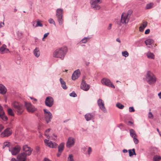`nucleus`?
<instances>
[{
    "mask_svg": "<svg viewBox=\"0 0 161 161\" xmlns=\"http://www.w3.org/2000/svg\"><path fill=\"white\" fill-rule=\"evenodd\" d=\"M25 105L27 110L29 113H33L36 110V109L30 103L25 102Z\"/></svg>",
    "mask_w": 161,
    "mask_h": 161,
    "instance_id": "nucleus-7",
    "label": "nucleus"
},
{
    "mask_svg": "<svg viewBox=\"0 0 161 161\" xmlns=\"http://www.w3.org/2000/svg\"><path fill=\"white\" fill-rule=\"evenodd\" d=\"M11 161H17L14 158H13L11 160Z\"/></svg>",
    "mask_w": 161,
    "mask_h": 161,
    "instance_id": "nucleus-58",
    "label": "nucleus"
},
{
    "mask_svg": "<svg viewBox=\"0 0 161 161\" xmlns=\"http://www.w3.org/2000/svg\"><path fill=\"white\" fill-rule=\"evenodd\" d=\"M128 152L129 154V156L131 157L133 156V155H136V154L135 152V150L134 149H130L128 150Z\"/></svg>",
    "mask_w": 161,
    "mask_h": 161,
    "instance_id": "nucleus-31",
    "label": "nucleus"
},
{
    "mask_svg": "<svg viewBox=\"0 0 161 161\" xmlns=\"http://www.w3.org/2000/svg\"><path fill=\"white\" fill-rule=\"evenodd\" d=\"M33 53L34 55L37 58L38 57L40 54V53L39 48H36L33 51Z\"/></svg>",
    "mask_w": 161,
    "mask_h": 161,
    "instance_id": "nucleus-25",
    "label": "nucleus"
},
{
    "mask_svg": "<svg viewBox=\"0 0 161 161\" xmlns=\"http://www.w3.org/2000/svg\"><path fill=\"white\" fill-rule=\"evenodd\" d=\"M153 117V115L152 113L150 112L148 114V117L150 118H152Z\"/></svg>",
    "mask_w": 161,
    "mask_h": 161,
    "instance_id": "nucleus-46",
    "label": "nucleus"
},
{
    "mask_svg": "<svg viewBox=\"0 0 161 161\" xmlns=\"http://www.w3.org/2000/svg\"><path fill=\"white\" fill-rule=\"evenodd\" d=\"M112 24H110L108 26V30H110L112 28Z\"/></svg>",
    "mask_w": 161,
    "mask_h": 161,
    "instance_id": "nucleus-49",
    "label": "nucleus"
},
{
    "mask_svg": "<svg viewBox=\"0 0 161 161\" xmlns=\"http://www.w3.org/2000/svg\"><path fill=\"white\" fill-rule=\"evenodd\" d=\"M44 141L46 145L50 147L54 148L57 147V144L55 142H53L48 140L46 139Z\"/></svg>",
    "mask_w": 161,
    "mask_h": 161,
    "instance_id": "nucleus-16",
    "label": "nucleus"
},
{
    "mask_svg": "<svg viewBox=\"0 0 161 161\" xmlns=\"http://www.w3.org/2000/svg\"><path fill=\"white\" fill-rule=\"evenodd\" d=\"M130 136L133 138V141L134 143L137 144L139 142V141L137 138V135L134 130L130 129Z\"/></svg>",
    "mask_w": 161,
    "mask_h": 161,
    "instance_id": "nucleus-11",
    "label": "nucleus"
},
{
    "mask_svg": "<svg viewBox=\"0 0 161 161\" xmlns=\"http://www.w3.org/2000/svg\"><path fill=\"white\" fill-rule=\"evenodd\" d=\"M21 148L19 146L17 145L14 147L11 150L9 149V151H11L12 154L13 155H15L18 153L20 151Z\"/></svg>",
    "mask_w": 161,
    "mask_h": 161,
    "instance_id": "nucleus-12",
    "label": "nucleus"
},
{
    "mask_svg": "<svg viewBox=\"0 0 161 161\" xmlns=\"http://www.w3.org/2000/svg\"><path fill=\"white\" fill-rule=\"evenodd\" d=\"M145 42L146 45H151L153 43V41L151 39H147Z\"/></svg>",
    "mask_w": 161,
    "mask_h": 161,
    "instance_id": "nucleus-30",
    "label": "nucleus"
},
{
    "mask_svg": "<svg viewBox=\"0 0 161 161\" xmlns=\"http://www.w3.org/2000/svg\"><path fill=\"white\" fill-rule=\"evenodd\" d=\"M97 103L100 108L104 112H106V109L104 107V104L103 102V100L101 99H99L97 101Z\"/></svg>",
    "mask_w": 161,
    "mask_h": 161,
    "instance_id": "nucleus-17",
    "label": "nucleus"
},
{
    "mask_svg": "<svg viewBox=\"0 0 161 161\" xmlns=\"http://www.w3.org/2000/svg\"><path fill=\"white\" fill-rule=\"evenodd\" d=\"M128 123H130V124H133V123L131 121H129L128 122Z\"/></svg>",
    "mask_w": 161,
    "mask_h": 161,
    "instance_id": "nucleus-60",
    "label": "nucleus"
},
{
    "mask_svg": "<svg viewBox=\"0 0 161 161\" xmlns=\"http://www.w3.org/2000/svg\"><path fill=\"white\" fill-rule=\"evenodd\" d=\"M116 41L117 42H118L119 43H120L121 42V41L120 40V39L119 38H117L116 40Z\"/></svg>",
    "mask_w": 161,
    "mask_h": 161,
    "instance_id": "nucleus-55",
    "label": "nucleus"
},
{
    "mask_svg": "<svg viewBox=\"0 0 161 161\" xmlns=\"http://www.w3.org/2000/svg\"><path fill=\"white\" fill-rule=\"evenodd\" d=\"M116 106L117 107L120 109H123L124 107V106L120 103H117Z\"/></svg>",
    "mask_w": 161,
    "mask_h": 161,
    "instance_id": "nucleus-35",
    "label": "nucleus"
},
{
    "mask_svg": "<svg viewBox=\"0 0 161 161\" xmlns=\"http://www.w3.org/2000/svg\"><path fill=\"white\" fill-rule=\"evenodd\" d=\"M48 22L50 24H55V22L52 19H50L48 20Z\"/></svg>",
    "mask_w": 161,
    "mask_h": 161,
    "instance_id": "nucleus-43",
    "label": "nucleus"
},
{
    "mask_svg": "<svg viewBox=\"0 0 161 161\" xmlns=\"http://www.w3.org/2000/svg\"><path fill=\"white\" fill-rule=\"evenodd\" d=\"M69 95L70 96L75 97L77 96V95L76 94V93L74 92H72V93H70L69 94Z\"/></svg>",
    "mask_w": 161,
    "mask_h": 161,
    "instance_id": "nucleus-41",
    "label": "nucleus"
},
{
    "mask_svg": "<svg viewBox=\"0 0 161 161\" xmlns=\"http://www.w3.org/2000/svg\"><path fill=\"white\" fill-rule=\"evenodd\" d=\"M27 156L24 153H22L18 155L17 158L19 161H26Z\"/></svg>",
    "mask_w": 161,
    "mask_h": 161,
    "instance_id": "nucleus-15",
    "label": "nucleus"
},
{
    "mask_svg": "<svg viewBox=\"0 0 161 161\" xmlns=\"http://www.w3.org/2000/svg\"><path fill=\"white\" fill-rule=\"evenodd\" d=\"M67 51V48L66 47L58 49L54 52L53 56L54 57L63 59Z\"/></svg>",
    "mask_w": 161,
    "mask_h": 161,
    "instance_id": "nucleus-1",
    "label": "nucleus"
},
{
    "mask_svg": "<svg viewBox=\"0 0 161 161\" xmlns=\"http://www.w3.org/2000/svg\"><path fill=\"white\" fill-rule=\"evenodd\" d=\"M64 147V143H61L58 147V152L59 153H62Z\"/></svg>",
    "mask_w": 161,
    "mask_h": 161,
    "instance_id": "nucleus-28",
    "label": "nucleus"
},
{
    "mask_svg": "<svg viewBox=\"0 0 161 161\" xmlns=\"http://www.w3.org/2000/svg\"><path fill=\"white\" fill-rule=\"evenodd\" d=\"M88 38H84L80 42L81 43H85L87 41Z\"/></svg>",
    "mask_w": 161,
    "mask_h": 161,
    "instance_id": "nucleus-39",
    "label": "nucleus"
},
{
    "mask_svg": "<svg viewBox=\"0 0 161 161\" xmlns=\"http://www.w3.org/2000/svg\"><path fill=\"white\" fill-rule=\"evenodd\" d=\"M49 34V33L48 32L44 34L43 37L42 39V40L43 41H45L44 38H46L48 35Z\"/></svg>",
    "mask_w": 161,
    "mask_h": 161,
    "instance_id": "nucleus-42",
    "label": "nucleus"
},
{
    "mask_svg": "<svg viewBox=\"0 0 161 161\" xmlns=\"http://www.w3.org/2000/svg\"><path fill=\"white\" fill-rule=\"evenodd\" d=\"M45 103L46 106L49 107H52L53 104V99L51 97H47L45 101Z\"/></svg>",
    "mask_w": 161,
    "mask_h": 161,
    "instance_id": "nucleus-13",
    "label": "nucleus"
},
{
    "mask_svg": "<svg viewBox=\"0 0 161 161\" xmlns=\"http://www.w3.org/2000/svg\"><path fill=\"white\" fill-rule=\"evenodd\" d=\"M158 96L161 99V92L158 94Z\"/></svg>",
    "mask_w": 161,
    "mask_h": 161,
    "instance_id": "nucleus-56",
    "label": "nucleus"
},
{
    "mask_svg": "<svg viewBox=\"0 0 161 161\" xmlns=\"http://www.w3.org/2000/svg\"><path fill=\"white\" fill-rule=\"evenodd\" d=\"M4 22H0V28L3 27L4 26Z\"/></svg>",
    "mask_w": 161,
    "mask_h": 161,
    "instance_id": "nucleus-51",
    "label": "nucleus"
},
{
    "mask_svg": "<svg viewBox=\"0 0 161 161\" xmlns=\"http://www.w3.org/2000/svg\"><path fill=\"white\" fill-rule=\"evenodd\" d=\"M101 83L103 85H104L109 87L114 88L115 86L108 79L104 78L101 80Z\"/></svg>",
    "mask_w": 161,
    "mask_h": 161,
    "instance_id": "nucleus-9",
    "label": "nucleus"
},
{
    "mask_svg": "<svg viewBox=\"0 0 161 161\" xmlns=\"http://www.w3.org/2000/svg\"><path fill=\"white\" fill-rule=\"evenodd\" d=\"M161 160V157L159 155H155L153 158V161H160Z\"/></svg>",
    "mask_w": 161,
    "mask_h": 161,
    "instance_id": "nucleus-32",
    "label": "nucleus"
},
{
    "mask_svg": "<svg viewBox=\"0 0 161 161\" xmlns=\"http://www.w3.org/2000/svg\"><path fill=\"white\" fill-rule=\"evenodd\" d=\"M23 153L27 156L30 155L31 153L32 149L30 147L27 145H25L23 147Z\"/></svg>",
    "mask_w": 161,
    "mask_h": 161,
    "instance_id": "nucleus-14",
    "label": "nucleus"
},
{
    "mask_svg": "<svg viewBox=\"0 0 161 161\" xmlns=\"http://www.w3.org/2000/svg\"><path fill=\"white\" fill-rule=\"evenodd\" d=\"M129 111L130 112H133L135 111V110L133 107H130L129 108Z\"/></svg>",
    "mask_w": 161,
    "mask_h": 161,
    "instance_id": "nucleus-44",
    "label": "nucleus"
},
{
    "mask_svg": "<svg viewBox=\"0 0 161 161\" xmlns=\"http://www.w3.org/2000/svg\"><path fill=\"white\" fill-rule=\"evenodd\" d=\"M123 152L124 153H126L127 152V150L126 149H124L123 150Z\"/></svg>",
    "mask_w": 161,
    "mask_h": 161,
    "instance_id": "nucleus-57",
    "label": "nucleus"
},
{
    "mask_svg": "<svg viewBox=\"0 0 161 161\" xmlns=\"http://www.w3.org/2000/svg\"><path fill=\"white\" fill-rule=\"evenodd\" d=\"M9 142H5L3 143V148L4 149L5 147H9Z\"/></svg>",
    "mask_w": 161,
    "mask_h": 161,
    "instance_id": "nucleus-38",
    "label": "nucleus"
},
{
    "mask_svg": "<svg viewBox=\"0 0 161 161\" xmlns=\"http://www.w3.org/2000/svg\"><path fill=\"white\" fill-rule=\"evenodd\" d=\"M145 77L146 81L150 85L153 84L156 82L155 75L150 71H148Z\"/></svg>",
    "mask_w": 161,
    "mask_h": 161,
    "instance_id": "nucleus-3",
    "label": "nucleus"
},
{
    "mask_svg": "<svg viewBox=\"0 0 161 161\" xmlns=\"http://www.w3.org/2000/svg\"><path fill=\"white\" fill-rule=\"evenodd\" d=\"M80 71H74L72 76V79L73 80H75L80 76Z\"/></svg>",
    "mask_w": 161,
    "mask_h": 161,
    "instance_id": "nucleus-20",
    "label": "nucleus"
},
{
    "mask_svg": "<svg viewBox=\"0 0 161 161\" xmlns=\"http://www.w3.org/2000/svg\"><path fill=\"white\" fill-rule=\"evenodd\" d=\"M12 133V130L11 128H8L1 134V136L2 137H8L10 136Z\"/></svg>",
    "mask_w": 161,
    "mask_h": 161,
    "instance_id": "nucleus-10",
    "label": "nucleus"
},
{
    "mask_svg": "<svg viewBox=\"0 0 161 161\" xmlns=\"http://www.w3.org/2000/svg\"><path fill=\"white\" fill-rule=\"evenodd\" d=\"M4 128V127L2 125H0V132H1Z\"/></svg>",
    "mask_w": 161,
    "mask_h": 161,
    "instance_id": "nucleus-50",
    "label": "nucleus"
},
{
    "mask_svg": "<svg viewBox=\"0 0 161 161\" xmlns=\"http://www.w3.org/2000/svg\"><path fill=\"white\" fill-rule=\"evenodd\" d=\"M150 29H147L145 31V34H148L150 33Z\"/></svg>",
    "mask_w": 161,
    "mask_h": 161,
    "instance_id": "nucleus-47",
    "label": "nucleus"
},
{
    "mask_svg": "<svg viewBox=\"0 0 161 161\" xmlns=\"http://www.w3.org/2000/svg\"><path fill=\"white\" fill-rule=\"evenodd\" d=\"M7 92V89L4 86L0 84V93L2 94H4Z\"/></svg>",
    "mask_w": 161,
    "mask_h": 161,
    "instance_id": "nucleus-22",
    "label": "nucleus"
},
{
    "mask_svg": "<svg viewBox=\"0 0 161 161\" xmlns=\"http://www.w3.org/2000/svg\"><path fill=\"white\" fill-rule=\"evenodd\" d=\"M60 81L61 85L62 87L64 89H67V87L66 85L65 82L64 80L63 79L60 78Z\"/></svg>",
    "mask_w": 161,
    "mask_h": 161,
    "instance_id": "nucleus-27",
    "label": "nucleus"
},
{
    "mask_svg": "<svg viewBox=\"0 0 161 161\" xmlns=\"http://www.w3.org/2000/svg\"><path fill=\"white\" fill-rule=\"evenodd\" d=\"M63 10L60 8H58L56 11V16L58 19L59 24L61 25L63 23V21L62 19L63 17Z\"/></svg>",
    "mask_w": 161,
    "mask_h": 161,
    "instance_id": "nucleus-4",
    "label": "nucleus"
},
{
    "mask_svg": "<svg viewBox=\"0 0 161 161\" xmlns=\"http://www.w3.org/2000/svg\"><path fill=\"white\" fill-rule=\"evenodd\" d=\"M147 57L149 58L154 59L155 58L154 55L153 53L150 52H148L147 53Z\"/></svg>",
    "mask_w": 161,
    "mask_h": 161,
    "instance_id": "nucleus-29",
    "label": "nucleus"
},
{
    "mask_svg": "<svg viewBox=\"0 0 161 161\" xmlns=\"http://www.w3.org/2000/svg\"><path fill=\"white\" fill-rule=\"evenodd\" d=\"M129 16L128 13H123L121 15V22L122 24L127 23L129 20Z\"/></svg>",
    "mask_w": 161,
    "mask_h": 161,
    "instance_id": "nucleus-8",
    "label": "nucleus"
},
{
    "mask_svg": "<svg viewBox=\"0 0 161 161\" xmlns=\"http://www.w3.org/2000/svg\"><path fill=\"white\" fill-rule=\"evenodd\" d=\"M93 117V115L90 113L87 114L85 115V118L87 121L90 120L92 119Z\"/></svg>",
    "mask_w": 161,
    "mask_h": 161,
    "instance_id": "nucleus-26",
    "label": "nucleus"
},
{
    "mask_svg": "<svg viewBox=\"0 0 161 161\" xmlns=\"http://www.w3.org/2000/svg\"><path fill=\"white\" fill-rule=\"evenodd\" d=\"M51 129H50V128H49L48 129H47V130H46V132H49L50 130H51Z\"/></svg>",
    "mask_w": 161,
    "mask_h": 161,
    "instance_id": "nucleus-54",
    "label": "nucleus"
},
{
    "mask_svg": "<svg viewBox=\"0 0 161 161\" xmlns=\"http://www.w3.org/2000/svg\"><path fill=\"white\" fill-rule=\"evenodd\" d=\"M43 161H51V160H50L49 159L47 158H45Z\"/></svg>",
    "mask_w": 161,
    "mask_h": 161,
    "instance_id": "nucleus-53",
    "label": "nucleus"
},
{
    "mask_svg": "<svg viewBox=\"0 0 161 161\" xmlns=\"http://www.w3.org/2000/svg\"><path fill=\"white\" fill-rule=\"evenodd\" d=\"M147 22L146 21L144 22L141 25L139 28V30L140 32H142L144 31V29L147 26Z\"/></svg>",
    "mask_w": 161,
    "mask_h": 161,
    "instance_id": "nucleus-21",
    "label": "nucleus"
},
{
    "mask_svg": "<svg viewBox=\"0 0 161 161\" xmlns=\"http://www.w3.org/2000/svg\"><path fill=\"white\" fill-rule=\"evenodd\" d=\"M75 142V139L74 138H69L66 143V147H67L70 148L74 145Z\"/></svg>",
    "mask_w": 161,
    "mask_h": 161,
    "instance_id": "nucleus-18",
    "label": "nucleus"
},
{
    "mask_svg": "<svg viewBox=\"0 0 161 161\" xmlns=\"http://www.w3.org/2000/svg\"><path fill=\"white\" fill-rule=\"evenodd\" d=\"M154 4L153 3H150L147 4L146 9H150L153 7Z\"/></svg>",
    "mask_w": 161,
    "mask_h": 161,
    "instance_id": "nucleus-33",
    "label": "nucleus"
},
{
    "mask_svg": "<svg viewBox=\"0 0 161 161\" xmlns=\"http://www.w3.org/2000/svg\"><path fill=\"white\" fill-rule=\"evenodd\" d=\"M0 118L4 121L8 119L7 117L4 115V112L2 109L0 110Z\"/></svg>",
    "mask_w": 161,
    "mask_h": 161,
    "instance_id": "nucleus-23",
    "label": "nucleus"
},
{
    "mask_svg": "<svg viewBox=\"0 0 161 161\" xmlns=\"http://www.w3.org/2000/svg\"><path fill=\"white\" fill-rule=\"evenodd\" d=\"M68 161H74L73 156L72 154H70L68 159Z\"/></svg>",
    "mask_w": 161,
    "mask_h": 161,
    "instance_id": "nucleus-40",
    "label": "nucleus"
},
{
    "mask_svg": "<svg viewBox=\"0 0 161 161\" xmlns=\"http://www.w3.org/2000/svg\"><path fill=\"white\" fill-rule=\"evenodd\" d=\"M100 0H91V7L94 10H99L100 8V6L99 5L101 3Z\"/></svg>",
    "mask_w": 161,
    "mask_h": 161,
    "instance_id": "nucleus-5",
    "label": "nucleus"
},
{
    "mask_svg": "<svg viewBox=\"0 0 161 161\" xmlns=\"http://www.w3.org/2000/svg\"><path fill=\"white\" fill-rule=\"evenodd\" d=\"M16 11H17V9H15V10H14V11H15V12H16Z\"/></svg>",
    "mask_w": 161,
    "mask_h": 161,
    "instance_id": "nucleus-63",
    "label": "nucleus"
},
{
    "mask_svg": "<svg viewBox=\"0 0 161 161\" xmlns=\"http://www.w3.org/2000/svg\"><path fill=\"white\" fill-rule=\"evenodd\" d=\"M12 105L14 110L17 112L18 115L21 114L23 112L24 108L23 105L20 103L18 102H14L12 103Z\"/></svg>",
    "mask_w": 161,
    "mask_h": 161,
    "instance_id": "nucleus-2",
    "label": "nucleus"
},
{
    "mask_svg": "<svg viewBox=\"0 0 161 161\" xmlns=\"http://www.w3.org/2000/svg\"><path fill=\"white\" fill-rule=\"evenodd\" d=\"M36 27L40 26L42 27L43 26L42 24L41 23V21L38 20L36 21Z\"/></svg>",
    "mask_w": 161,
    "mask_h": 161,
    "instance_id": "nucleus-36",
    "label": "nucleus"
},
{
    "mask_svg": "<svg viewBox=\"0 0 161 161\" xmlns=\"http://www.w3.org/2000/svg\"><path fill=\"white\" fill-rule=\"evenodd\" d=\"M92 152V149L90 147H89L88 149V153L90 154Z\"/></svg>",
    "mask_w": 161,
    "mask_h": 161,
    "instance_id": "nucleus-48",
    "label": "nucleus"
},
{
    "mask_svg": "<svg viewBox=\"0 0 161 161\" xmlns=\"http://www.w3.org/2000/svg\"><path fill=\"white\" fill-rule=\"evenodd\" d=\"M157 130L158 132L159 133V131L158 129L157 128Z\"/></svg>",
    "mask_w": 161,
    "mask_h": 161,
    "instance_id": "nucleus-61",
    "label": "nucleus"
},
{
    "mask_svg": "<svg viewBox=\"0 0 161 161\" xmlns=\"http://www.w3.org/2000/svg\"><path fill=\"white\" fill-rule=\"evenodd\" d=\"M6 47L5 46L3 45L0 48V52L1 53L3 54L7 53L8 52V50Z\"/></svg>",
    "mask_w": 161,
    "mask_h": 161,
    "instance_id": "nucleus-24",
    "label": "nucleus"
},
{
    "mask_svg": "<svg viewBox=\"0 0 161 161\" xmlns=\"http://www.w3.org/2000/svg\"><path fill=\"white\" fill-rule=\"evenodd\" d=\"M80 88L83 90L87 91L89 89L90 86L87 85L85 81L83 80L81 84Z\"/></svg>",
    "mask_w": 161,
    "mask_h": 161,
    "instance_id": "nucleus-19",
    "label": "nucleus"
},
{
    "mask_svg": "<svg viewBox=\"0 0 161 161\" xmlns=\"http://www.w3.org/2000/svg\"><path fill=\"white\" fill-rule=\"evenodd\" d=\"M45 136H48V135H47L46 133H45Z\"/></svg>",
    "mask_w": 161,
    "mask_h": 161,
    "instance_id": "nucleus-62",
    "label": "nucleus"
},
{
    "mask_svg": "<svg viewBox=\"0 0 161 161\" xmlns=\"http://www.w3.org/2000/svg\"><path fill=\"white\" fill-rule=\"evenodd\" d=\"M30 98L33 100L32 102L34 103H36V102L37 101V100L36 99H35L33 97H30Z\"/></svg>",
    "mask_w": 161,
    "mask_h": 161,
    "instance_id": "nucleus-45",
    "label": "nucleus"
},
{
    "mask_svg": "<svg viewBox=\"0 0 161 161\" xmlns=\"http://www.w3.org/2000/svg\"><path fill=\"white\" fill-rule=\"evenodd\" d=\"M119 82V81L117 80V81H116V82Z\"/></svg>",
    "mask_w": 161,
    "mask_h": 161,
    "instance_id": "nucleus-64",
    "label": "nucleus"
},
{
    "mask_svg": "<svg viewBox=\"0 0 161 161\" xmlns=\"http://www.w3.org/2000/svg\"><path fill=\"white\" fill-rule=\"evenodd\" d=\"M122 54L123 56H124L125 57H128L129 56V53L126 51H125L122 52Z\"/></svg>",
    "mask_w": 161,
    "mask_h": 161,
    "instance_id": "nucleus-37",
    "label": "nucleus"
},
{
    "mask_svg": "<svg viewBox=\"0 0 161 161\" xmlns=\"http://www.w3.org/2000/svg\"><path fill=\"white\" fill-rule=\"evenodd\" d=\"M8 113L9 115L12 116H14V114L13 111L10 108H8Z\"/></svg>",
    "mask_w": 161,
    "mask_h": 161,
    "instance_id": "nucleus-34",
    "label": "nucleus"
},
{
    "mask_svg": "<svg viewBox=\"0 0 161 161\" xmlns=\"http://www.w3.org/2000/svg\"><path fill=\"white\" fill-rule=\"evenodd\" d=\"M61 153H59V152H58V153H57V156H58V157H59V156L60 155H61Z\"/></svg>",
    "mask_w": 161,
    "mask_h": 161,
    "instance_id": "nucleus-59",
    "label": "nucleus"
},
{
    "mask_svg": "<svg viewBox=\"0 0 161 161\" xmlns=\"http://www.w3.org/2000/svg\"><path fill=\"white\" fill-rule=\"evenodd\" d=\"M44 112V118L47 123L51 121L52 118V114L48 110L45 109H43Z\"/></svg>",
    "mask_w": 161,
    "mask_h": 161,
    "instance_id": "nucleus-6",
    "label": "nucleus"
},
{
    "mask_svg": "<svg viewBox=\"0 0 161 161\" xmlns=\"http://www.w3.org/2000/svg\"><path fill=\"white\" fill-rule=\"evenodd\" d=\"M36 21H35L33 22V26L34 27H36Z\"/></svg>",
    "mask_w": 161,
    "mask_h": 161,
    "instance_id": "nucleus-52",
    "label": "nucleus"
}]
</instances>
